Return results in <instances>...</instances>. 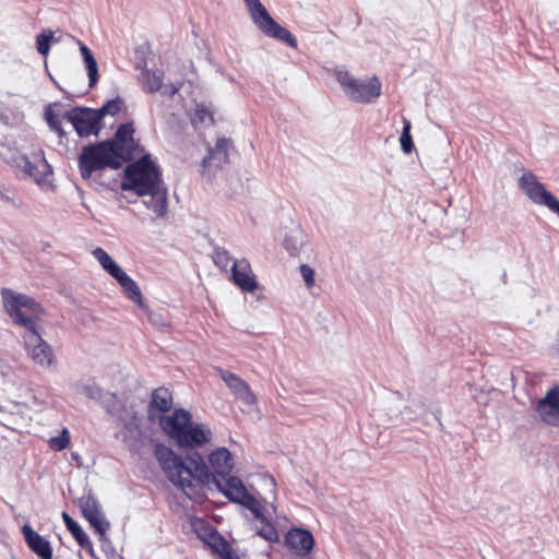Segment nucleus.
Returning <instances> with one entry per match:
<instances>
[{
  "label": "nucleus",
  "instance_id": "nucleus-1",
  "mask_svg": "<svg viewBox=\"0 0 559 559\" xmlns=\"http://www.w3.org/2000/svg\"><path fill=\"white\" fill-rule=\"evenodd\" d=\"M155 456L168 479L190 499L199 498L204 487L215 486L230 501L248 508L255 518H260V503L248 492L239 477L230 474L221 479L215 477L198 453L188 457L189 465L164 445L156 447Z\"/></svg>",
  "mask_w": 559,
  "mask_h": 559
},
{
  "label": "nucleus",
  "instance_id": "nucleus-2",
  "mask_svg": "<svg viewBox=\"0 0 559 559\" xmlns=\"http://www.w3.org/2000/svg\"><path fill=\"white\" fill-rule=\"evenodd\" d=\"M123 191H133L138 195H147L144 201L148 210L156 216H164L167 209V189L164 186L159 166L145 154L124 168L121 182Z\"/></svg>",
  "mask_w": 559,
  "mask_h": 559
},
{
  "label": "nucleus",
  "instance_id": "nucleus-3",
  "mask_svg": "<svg viewBox=\"0 0 559 559\" xmlns=\"http://www.w3.org/2000/svg\"><path fill=\"white\" fill-rule=\"evenodd\" d=\"M159 426L179 448H201L213 438V432L206 424L192 420L190 412L177 408L167 416L160 417Z\"/></svg>",
  "mask_w": 559,
  "mask_h": 559
},
{
  "label": "nucleus",
  "instance_id": "nucleus-4",
  "mask_svg": "<svg viewBox=\"0 0 559 559\" xmlns=\"http://www.w3.org/2000/svg\"><path fill=\"white\" fill-rule=\"evenodd\" d=\"M1 297L4 308L13 322L25 329V332L39 330L37 321L43 309L32 297L3 288Z\"/></svg>",
  "mask_w": 559,
  "mask_h": 559
},
{
  "label": "nucleus",
  "instance_id": "nucleus-5",
  "mask_svg": "<svg viewBox=\"0 0 559 559\" xmlns=\"http://www.w3.org/2000/svg\"><path fill=\"white\" fill-rule=\"evenodd\" d=\"M112 145V142L103 141L83 147L79 156V169L83 179H90L97 170L122 167L123 164Z\"/></svg>",
  "mask_w": 559,
  "mask_h": 559
},
{
  "label": "nucleus",
  "instance_id": "nucleus-6",
  "mask_svg": "<svg viewBox=\"0 0 559 559\" xmlns=\"http://www.w3.org/2000/svg\"><path fill=\"white\" fill-rule=\"evenodd\" d=\"M243 2L252 22L265 36L284 43L292 48H297L296 37L271 16L260 0H243Z\"/></svg>",
  "mask_w": 559,
  "mask_h": 559
},
{
  "label": "nucleus",
  "instance_id": "nucleus-7",
  "mask_svg": "<svg viewBox=\"0 0 559 559\" xmlns=\"http://www.w3.org/2000/svg\"><path fill=\"white\" fill-rule=\"evenodd\" d=\"M336 79L353 102L372 103L381 94V83L376 76L367 81H360L348 71H337Z\"/></svg>",
  "mask_w": 559,
  "mask_h": 559
},
{
  "label": "nucleus",
  "instance_id": "nucleus-8",
  "mask_svg": "<svg viewBox=\"0 0 559 559\" xmlns=\"http://www.w3.org/2000/svg\"><path fill=\"white\" fill-rule=\"evenodd\" d=\"M63 118L69 121L80 138L97 136L104 128L103 119L97 109L74 107Z\"/></svg>",
  "mask_w": 559,
  "mask_h": 559
},
{
  "label": "nucleus",
  "instance_id": "nucleus-9",
  "mask_svg": "<svg viewBox=\"0 0 559 559\" xmlns=\"http://www.w3.org/2000/svg\"><path fill=\"white\" fill-rule=\"evenodd\" d=\"M519 186L532 202L546 206L559 216V200L538 181L533 173H524L519 179Z\"/></svg>",
  "mask_w": 559,
  "mask_h": 559
},
{
  "label": "nucleus",
  "instance_id": "nucleus-10",
  "mask_svg": "<svg viewBox=\"0 0 559 559\" xmlns=\"http://www.w3.org/2000/svg\"><path fill=\"white\" fill-rule=\"evenodd\" d=\"M134 127L132 122L122 123L118 127L115 136L106 142H112V147L122 164L133 159L143 150L134 139Z\"/></svg>",
  "mask_w": 559,
  "mask_h": 559
},
{
  "label": "nucleus",
  "instance_id": "nucleus-11",
  "mask_svg": "<svg viewBox=\"0 0 559 559\" xmlns=\"http://www.w3.org/2000/svg\"><path fill=\"white\" fill-rule=\"evenodd\" d=\"M23 340L26 352L35 364L44 368H49L55 365L53 349L43 340L39 330L24 332Z\"/></svg>",
  "mask_w": 559,
  "mask_h": 559
},
{
  "label": "nucleus",
  "instance_id": "nucleus-12",
  "mask_svg": "<svg viewBox=\"0 0 559 559\" xmlns=\"http://www.w3.org/2000/svg\"><path fill=\"white\" fill-rule=\"evenodd\" d=\"M534 411L544 424L559 427V386L550 388L546 395L536 403Z\"/></svg>",
  "mask_w": 559,
  "mask_h": 559
},
{
  "label": "nucleus",
  "instance_id": "nucleus-13",
  "mask_svg": "<svg viewBox=\"0 0 559 559\" xmlns=\"http://www.w3.org/2000/svg\"><path fill=\"white\" fill-rule=\"evenodd\" d=\"M231 277L235 284L245 292L252 293L258 288L255 276L246 259L233 261Z\"/></svg>",
  "mask_w": 559,
  "mask_h": 559
},
{
  "label": "nucleus",
  "instance_id": "nucleus-14",
  "mask_svg": "<svg viewBox=\"0 0 559 559\" xmlns=\"http://www.w3.org/2000/svg\"><path fill=\"white\" fill-rule=\"evenodd\" d=\"M286 546L299 556L308 555L313 548L312 534L302 528H292L285 536Z\"/></svg>",
  "mask_w": 559,
  "mask_h": 559
},
{
  "label": "nucleus",
  "instance_id": "nucleus-15",
  "mask_svg": "<svg viewBox=\"0 0 559 559\" xmlns=\"http://www.w3.org/2000/svg\"><path fill=\"white\" fill-rule=\"evenodd\" d=\"M173 406V395L166 388H158L153 391L152 399L148 404L147 416L151 420L163 417Z\"/></svg>",
  "mask_w": 559,
  "mask_h": 559
},
{
  "label": "nucleus",
  "instance_id": "nucleus-16",
  "mask_svg": "<svg viewBox=\"0 0 559 559\" xmlns=\"http://www.w3.org/2000/svg\"><path fill=\"white\" fill-rule=\"evenodd\" d=\"M24 539L29 549L40 559H52V548L50 543L35 532L28 524L22 527Z\"/></svg>",
  "mask_w": 559,
  "mask_h": 559
},
{
  "label": "nucleus",
  "instance_id": "nucleus-17",
  "mask_svg": "<svg viewBox=\"0 0 559 559\" xmlns=\"http://www.w3.org/2000/svg\"><path fill=\"white\" fill-rule=\"evenodd\" d=\"M209 462L217 478L227 477L234 466L233 455L226 448H218L209 455Z\"/></svg>",
  "mask_w": 559,
  "mask_h": 559
},
{
  "label": "nucleus",
  "instance_id": "nucleus-18",
  "mask_svg": "<svg viewBox=\"0 0 559 559\" xmlns=\"http://www.w3.org/2000/svg\"><path fill=\"white\" fill-rule=\"evenodd\" d=\"M230 141L226 138H221L216 141L215 146L211 147L209 154L203 159L204 167L215 165L222 167L228 163V147Z\"/></svg>",
  "mask_w": 559,
  "mask_h": 559
},
{
  "label": "nucleus",
  "instance_id": "nucleus-19",
  "mask_svg": "<svg viewBox=\"0 0 559 559\" xmlns=\"http://www.w3.org/2000/svg\"><path fill=\"white\" fill-rule=\"evenodd\" d=\"M20 167L38 183L46 180L47 176L51 174L50 166L44 158H38L37 162L34 163L29 160L28 157L23 156L20 162Z\"/></svg>",
  "mask_w": 559,
  "mask_h": 559
},
{
  "label": "nucleus",
  "instance_id": "nucleus-20",
  "mask_svg": "<svg viewBox=\"0 0 559 559\" xmlns=\"http://www.w3.org/2000/svg\"><path fill=\"white\" fill-rule=\"evenodd\" d=\"M121 286L126 296L133 302L142 306V293L138 284L120 267L111 275Z\"/></svg>",
  "mask_w": 559,
  "mask_h": 559
},
{
  "label": "nucleus",
  "instance_id": "nucleus-21",
  "mask_svg": "<svg viewBox=\"0 0 559 559\" xmlns=\"http://www.w3.org/2000/svg\"><path fill=\"white\" fill-rule=\"evenodd\" d=\"M82 393L91 399L100 402L109 413H112L114 404L116 402V395L102 390L95 383L84 384L82 386Z\"/></svg>",
  "mask_w": 559,
  "mask_h": 559
},
{
  "label": "nucleus",
  "instance_id": "nucleus-22",
  "mask_svg": "<svg viewBox=\"0 0 559 559\" xmlns=\"http://www.w3.org/2000/svg\"><path fill=\"white\" fill-rule=\"evenodd\" d=\"M62 519L64 521V524L67 528L70 531L74 539L78 542V544L82 547L88 550V552L95 557L93 545L90 540V537L87 534L82 530V527L67 513H62Z\"/></svg>",
  "mask_w": 559,
  "mask_h": 559
},
{
  "label": "nucleus",
  "instance_id": "nucleus-23",
  "mask_svg": "<svg viewBox=\"0 0 559 559\" xmlns=\"http://www.w3.org/2000/svg\"><path fill=\"white\" fill-rule=\"evenodd\" d=\"M164 82V71L159 69L150 70L144 69L140 75V83L142 88L150 93H156L160 90Z\"/></svg>",
  "mask_w": 559,
  "mask_h": 559
},
{
  "label": "nucleus",
  "instance_id": "nucleus-24",
  "mask_svg": "<svg viewBox=\"0 0 559 559\" xmlns=\"http://www.w3.org/2000/svg\"><path fill=\"white\" fill-rule=\"evenodd\" d=\"M118 421L130 436L140 435V416L133 406H123L121 414L118 416Z\"/></svg>",
  "mask_w": 559,
  "mask_h": 559
},
{
  "label": "nucleus",
  "instance_id": "nucleus-25",
  "mask_svg": "<svg viewBox=\"0 0 559 559\" xmlns=\"http://www.w3.org/2000/svg\"><path fill=\"white\" fill-rule=\"evenodd\" d=\"M80 50L83 56V59H84V62L86 66V70H87L88 81H90L88 85H90V87H94L98 81L97 62H96L92 51L90 50V48L86 45L81 44Z\"/></svg>",
  "mask_w": 559,
  "mask_h": 559
},
{
  "label": "nucleus",
  "instance_id": "nucleus-26",
  "mask_svg": "<svg viewBox=\"0 0 559 559\" xmlns=\"http://www.w3.org/2000/svg\"><path fill=\"white\" fill-rule=\"evenodd\" d=\"M201 538L217 554L227 557L230 554V547L227 542L216 532H210Z\"/></svg>",
  "mask_w": 559,
  "mask_h": 559
},
{
  "label": "nucleus",
  "instance_id": "nucleus-27",
  "mask_svg": "<svg viewBox=\"0 0 559 559\" xmlns=\"http://www.w3.org/2000/svg\"><path fill=\"white\" fill-rule=\"evenodd\" d=\"M221 378L226 383V385L230 389L234 395H237L239 392H241L243 389H246L249 384L243 381L240 377H238L236 373H233L228 370H218Z\"/></svg>",
  "mask_w": 559,
  "mask_h": 559
},
{
  "label": "nucleus",
  "instance_id": "nucleus-28",
  "mask_svg": "<svg viewBox=\"0 0 559 559\" xmlns=\"http://www.w3.org/2000/svg\"><path fill=\"white\" fill-rule=\"evenodd\" d=\"M90 525L99 535L100 539L105 538L106 532L109 528V522L105 519L104 513L100 511L85 516Z\"/></svg>",
  "mask_w": 559,
  "mask_h": 559
},
{
  "label": "nucleus",
  "instance_id": "nucleus-29",
  "mask_svg": "<svg viewBox=\"0 0 559 559\" xmlns=\"http://www.w3.org/2000/svg\"><path fill=\"white\" fill-rule=\"evenodd\" d=\"M79 506L84 518L100 511V506L91 491L79 499Z\"/></svg>",
  "mask_w": 559,
  "mask_h": 559
},
{
  "label": "nucleus",
  "instance_id": "nucleus-30",
  "mask_svg": "<svg viewBox=\"0 0 559 559\" xmlns=\"http://www.w3.org/2000/svg\"><path fill=\"white\" fill-rule=\"evenodd\" d=\"M45 119L49 126V128L58 133L59 136L64 135V131L62 129V118L59 114L53 110L52 105H48L45 109Z\"/></svg>",
  "mask_w": 559,
  "mask_h": 559
},
{
  "label": "nucleus",
  "instance_id": "nucleus-31",
  "mask_svg": "<svg viewBox=\"0 0 559 559\" xmlns=\"http://www.w3.org/2000/svg\"><path fill=\"white\" fill-rule=\"evenodd\" d=\"M93 254L110 275H112L116 270L120 269V266L100 247H97L93 251Z\"/></svg>",
  "mask_w": 559,
  "mask_h": 559
},
{
  "label": "nucleus",
  "instance_id": "nucleus-32",
  "mask_svg": "<svg viewBox=\"0 0 559 559\" xmlns=\"http://www.w3.org/2000/svg\"><path fill=\"white\" fill-rule=\"evenodd\" d=\"M206 121L214 123L212 111L204 105H198L191 116V123L197 127L198 124H203Z\"/></svg>",
  "mask_w": 559,
  "mask_h": 559
},
{
  "label": "nucleus",
  "instance_id": "nucleus-33",
  "mask_svg": "<svg viewBox=\"0 0 559 559\" xmlns=\"http://www.w3.org/2000/svg\"><path fill=\"white\" fill-rule=\"evenodd\" d=\"M123 107V99L120 97H116L105 103L99 109H97V112L100 114L102 119H104L106 115L116 116L122 110Z\"/></svg>",
  "mask_w": 559,
  "mask_h": 559
},
{
  "label": "nucleus",
  "instance_id": "nucleus-34",
  "mask_svg": "<svg viewBox=\"0 0 559 559\" xmlns=\"http://www.w3.org/2000/svg\"><path fill=\"white\" fill-rule=\"evenodd\" d=\"M258 520H261L262 526L258 528L257 534L264 538L267 542H276L278 540V533L275 530L273 525H271L267 522H264V516L260 513V518H257Z\"/></svg>",
  "mask_w": 559,
  "mask_h": 559
},
{
  "label": "nucleus",
  "instance_id": "nucleus-35",
  "mask_svg": "<svg viewBox=\"0 0 559 559\" xmlns=\"http://www.w3.org/2000/svg\"><path fill=\"white\" fill-rule=\"evenodd\" d=\"M53 39V34L51 31H44L36 37V48L37 51L47 56L50 51V43Z\"/></svg>",
  "mask_w": 559,
  "mask_h": 559
},
{
  "label": "nucleus",
  "instance_id": "nucleus-36",
  "mask_svg": "<svg viewBox=\"0 0 559 559\" xmlns=\"http://www.w3.org/2000/svg\"><path fill=\"white\" fill-rule=\"evenodd\" d=\"M411 122L407 119H404V127L400 138L401 147L404 153L409 154L414 150V143L411 135Z\"/></svg>",
  "mask_w": 559,
  "mask_h": 559
},
{
  "label": "nucleus",
  "instance_id": "nucleus-37",
  "mask_svg": "<svg viewBox=\"0 0 559 559\" xmlns=\"http://www.w3.org/2000/svg\"><path fill=\"white\" fill-rule=\"evenodd\" d=\"M70 444V435L67 428H63L61 433L57 437H52L49 440V445L55 451H62Z\"/></svg>",
  "mask_w": 559,
  "mask_h": 559
},
{
  "label": "nucleus",
  "instance_id": "nucleus-38",
  "mask_svg": "<svg viewBox=\"0 0 559 559\" xmlns=\"http://www.w3.org/2000/svg\"><path fill=\"white\" fill-rule=\"evenodd\" d=\"M213 262L216 266H218L222 270H227L231 257L224 248H216L213 255H212Z\"/></svg>",
  "mask_w": 559,
  "mask_h": 559
},
{
  "label": "nucleus",
  "instance_id": "nucleus-39",
  "mask_svg": "<svg viewBox=\"0 0 559 559\" xmlns=\"http://www.w3.org/2000/svg\"><path fill=\"white\" fill-rule=\"evenodd\" d=\"M235 396L246 406V411L248 412H250L252 407L257 404V396L251 391L249 385ZM242 411H245V408Z\"/></svg>",
  "mask_w": 559,
  "mask_h": 559
},
{
  "label": "nucleus",
  "instance_id": "nucleus-40",
  "mask_svg": "<svg viewBox=\"0 0 559 559\" xmlns=\"http://www.w3.org/2000/svg\"><path fill=\"white\" fill-rule=\"evenodd\" d=\"M299 269L307 288L313 287L316 283L314 270L310 267L308 264H301Z\"/></svg>",
  "mask_w": 559,
  "mask_h": 559
},
{
  "label": "nucleus",
  "instance_id": "nucleus-41",
  "mask_svg": "<svg viewBox=\"0 0 559 559\" xmlns=\"http://www.w3.org/2000/svg\"><path fill=\"white\" fill-rule=\"evenodd\" d=\"M181 87H182V83H180V82H178L176 84H171L169 96H174L175 94H177Z\"/></svg>",
  "mask_w": 559,
  "mask_h": 559
},
{
  "label": "nucleus",
  "instance_id": "nucleus-42",
  "mask_svg": "<svg viewBox=\"0 0 559 559\" xmlns=\"http://www.w3.org/2000/svg\"><path fill=\"white\" fill-rule=\"evenodd\" d=\"M72 459H73L74 461H76V462H78V461H79V459H80V455H79L78 453H74V452H73V453H72Z\"/></svg>",
  "mask_w": 559,
  "mask_h": 559
},
{
  "label": "nucleus",
  "instance_id": "nucleus-43",
  "mask_svg": "<svg viewBox=\"0 0 559 559\" xmlns=\"http://www.w3.org/2000/svg\"><path fill=\"white\" fill-rule=\"evenodd\" d=\"M1 374H2L3 377H5V376L8 374V371H7V370L1 369Z\"/></svg>",
  "mask_w": 559,
  "mask_h": 559
},
{
  "label": "nucleus",
  "instance_id": "nucleus-44",
  "mask_svg": "<svg viewBox=\"0 0 559 559\" xmlns=\"http://www.w3.org/2000/svg\"><path fill=\"white\" fill-rule=\"evenodd\" d=\"M225 559H238V558H234V557H231V555L229 554L227 557H225Z\"/></svg>",
  "mask_w": 559,
  "mask_h": 559
}]
</instances>
